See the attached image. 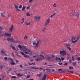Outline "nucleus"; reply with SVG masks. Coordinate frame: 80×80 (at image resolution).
I'll return each instance as SVG.
<instances>
[{
	"label": "nucleus",
	"instance_id": "nucleus-35",
	"mask_svg": "<svg viewBox=\"0 0 80 80\" xmlns=\"http://www.w3.org/2000/svg\"><path fill=\"white\" fill-rule=\"evenodd\" d=\"M22 5H20L19 6V8H22Z\"/></svg>",
	"mask_w": 80,
	"mask_h": 80
},
{
	"label": "nucleus",
	"instance_id": "nucleus-63",
	"mask_svg": "<svg viewBox=\"0 0 80 80\" xmlns=\"http://www.w3.org/2000/svg\"><path fill=\"white\" fill-rule=\"evenodd\" d=\"M53 16L52 15H51L50 16L51 18H52V17H53Z\"/></svg>",
	"mask_w": 80,
	"mask_h": 80
},
{
	"label": "nucleus",
	"instance_id": "nucleus-34",
	"mask_svg": "<svg viewBox=\"0 0 80 80\" xmlns=\"http://www.w3.org/2000/svg\"><path fill=\"white\" fill-rule=\"evenodd\" d=\"M60 73H65V71H62L60 72Z\"/></svg>",
	"mask_w": 80,
	"mask_h": 80
},
{
	"label": "nucleus",
	"instance_id": "nucleus-30",
	"mask_svg": "<svg viewBox=\"0 0 80 80\" xmlns=\"http://www.w3.org/2000/svg\"><path fill=\"white\" fill-rule=\"evenodd\" d=\"M11 77L12 78H17V77L16 76H12Z\"/></svg>",
	"mask_w": 80,
	"mask_h": 80
},
{
	"label": "nucleus",
	"instance_id": "nucleus-1",
	"mask_svg": "<svg viewBox=\"0 0 80 80\" xmlns=\"http://www.w3.org/2000/svg\"><path fill=\"white\" fill-rule=\"evenodd\" d=\"M49 22H50V19L48 18L46 21L45 23V28L44 29L42 30L43 32H44V30H46V28H47V25H48V24L49 23Z\"/></svg>",
	"mask_w": 80,
	"mask_h": 80
},
{
	"label": "nucleus",
	"instance_id": "nucleus-12",
	"mask_svg": "<svg viewBox=\"0 0 80 80\" xmlns=\"http://www.w3.org/2000/svg\"><path fill=\"white\" fill-rule=\"evenodd\" d=\"M46 77H47V74L44 73L43 75V77L42 78V80H46Z\"/></svg>",
	"mask_w": 80,
	"mask_h": 80
},
{
	"label": "nucleus",
	"instance_id": "nucleus-5",
	"mask_svg": "<svg viewBox=\"0 0 80 80\" xmlns=\"http://www.w3.org/2000/svg\"><path fill=\"white\" fill-rule=\"evenodd\" d=\"M21 51H22V52H26L27 50V48L25 47H23L21 49Z\"/></svg>",
	"mask_w": 80,
	"mask_h": 80
},
{
	"label": "nucleus",
	"instance_id": "nucleus-18",
	"mask_svg": "<svg viewBox=\"0 0 80 80\" xmlns=\"http://www.w3.org/2000/svg\"><path fill=\"white\" fill-rule=\"evenodd\" d=\"M77 38L73 36L72 37V38L71 39L72 41H73V40H76Z\"/></svg>",
	"mask_w": 80,
	"mask_h": 80
},
{
	"label": "nucleus",
	"instance_id": "nucleus-21",
	"mask_svg": "<svg viewBox=\"0 0 80 80\" xmlns=\"http://www.w3.org/2000/svg\"><path fill=\"white\" fill-rule=\"evenodd\" d=\"M76 40H77V41H78V40H79V41H80V36H78L77 37V39H76Z\"/></svg>",
	"mask_w": 80,
	"mask_h": 80
},
{
	"label": "nucleus",
	"instance_id": "nucleus-16",
	"mask_svg": "<svg viewBox=\"0 0 80 80\" xmlns=\"http://www.w3.org/2000/svg\"><path fill=\"white\" fill-rule=\"evenodd\" d=\"M41 60H42V58H38L36 59V61H41Z\"/></svg>",
	"mask_w": 80,
	"mask_h": 80
},
{
	"label": "nucleus",
	"instance_id": "nucleus-29",
	"mask_svg": "<svg viewBox=\"0 0 80 80\" xmlns=\"http://www.w3.org/2000/svg\"><path fill=\"white\" fill-rule=\"evenodd\" d=\"M69 69L70 70H73V67H70Z\"/></svg>",
	"mask_w": 80,
	"mask_h": 80
},
{
	"label": "nucleus",
	"instance_id": "nucleus-51",
	"mask_svg": "<svg viewBox=\"0 0 80 80\" xmlns=\"http://www.w3.org/2000/svg\"><path fill=\"white\" fill-rule=\"evenodd\" d=\"M58 70V71H62V69H59Z\"/></svg>",
	"mask_w": 80,
	"mask_h": 80
},
{
	"label": "nucleus",
	"instance_id": "nucleus-7",
	"mask_svg": "<svg viewBox=\"0 0 80 80\" xmlns=\"http://www.w3.org/2000/svg\"><path fill=\"white\" fill-rule=\"evenodd\" d=\"M27 52H24L25 53H26V54H29L30 53H31V51H30L29 49H27Z\"/></svg>",
	"mask_w": 80,
	"mask_h": 80
},
{
	"label": "nucleus",
	"instance_id": "nucleus-64",
	"mask_svg": "<svg viewBox=\"0 0 80 80\" xmlns=\"http://www.w3.org/2000/svg\"><path fill=\"white\" fill-rule=\"evenodd\" d=\"M0 30H2V28L1 27H0Z\"/></svg>",
	"mask_w": 80,
	"mask_h": 80
},
{
	"label": "nucleus",
	"instance_id": "nucleus-39",
	"mask_svg": "<svg viewBox=\"0 0 80 80\" xmlns=\"http://www.w3.org/2000/svg\"><path fill=\"white\" fill-rule=\"evenodd\" d=\"M61 59L62 61L64 60V58H61Z\"/></svg>",
	"mask_w": 80,
	"mask_h": 80
},
{
	"label": "nucleus",
	"instance_id": "nucleus-3",
	"mask_svg": "<svg viewBox=\"0 0 80 80\" xmlns=\"http://www.w3.org/2000/svg\"><path fill=\"white\" fill-rule=\"evenodd\" d=\"M60 53L61 56H65V55H67L66 54V51L65 50L60 51Z\"/></svg>",
	"mask_w": 80,
	"mask_h": 80
},
{
	"label": "nucleus",
	"instance_id": "nucleus-19",
	"mask_svg": "<svg viewBox=\"0 0 80 80\" xmlns=\"http://www.w3.org/2000/svg\"><path fill=\"white\" fill-rule=\"evenodd\" d=\"M75 15L76 17L77 18H78V17H79V12H77Z\"/></svg>",
	"mask_w": 80,
	"mask_h": 80
},
{
	"label": "nucleus",
	"instance_id": "nucleus-60",
	"mask_svg": "<svg viewBox=\"0 0 80 80\" xmlns=\"http://www.w3.org/2000/svg\"><path fill=\"white\" fill-rule=\"evenodd\" d=\"M72 61H73L74 60V59H73V57H72Z\"/></svg>",
	"mask_w": 80,
	"mask_h": 80
},
{
	"label": "nucleus",
	"instance_id": "nucleus-56",
	"mask_svg": "<svg viewBox=\"0 0 80 80\" xmlns=\"http://www.w3.org/2000/svg\"><path fill=\"white\" fill-rule=\"evenodd\" d=\"M20 67H21V68H22V64H21L20 65Z\"/></svg>",
	"mask_w": 80,
	"mask_h": 80
},
{
	"label": "nucleus",
	"instance_id": "nucleus-13",
	"mask_svg": "<svg viewBox=\"0 0 80 80\" xmlns=\"http://www.w3.org/2000/svg\"><path fill=\"white\" fill-rule=\"evenodd\" d=\"M41 40H39L38 41L36 44V47H38V45H39V43L40 42Z\"/></svg>",
	"mask_w": 80,
	"mask_h": 80
},
{
	"label": "nucleus",
	"instance_id": "nucleus-54",
	"mask_svg": "<svg viewBox=\"0 0 80 80\" xmlns=\"http://www.w3.org/2000/svg\"><path fill=\"white\" fill-rule=\"evenodd\" d=\"M48 67H52V66H53V65H48Z\"/></svg>",
	"mask_w": 80,
	"mask_h": 80
},
{
	"label": "nucleus",
	"instance_id": "nucleus-40",
	"mask_svg": "<svg viewBox=\"0 0 80 80\" xmlns=\"http://www.w3.org/2000/svg\"><path fill=\"white\" fill-rule=\"evenodd\" d=\"M58 60L60 61V62H62V61L61 60V59H60V58H59L58 59Z\"/></svg>",
	"mask_w": 80,
	"mask_h": 80
},
{
	"label": "nucleus",
	"instance_id": "nucleus-14",
	"mask_svg": "<svg viewBox=\"0 0 80 80\" xmlns=\"http://www.w3.org/2000/svg\"><path fill=\"white\" fill-rule=\"evenodd\" d=\"M17 76H18V77L20 78V77H23V74L18 73L17 74Z\"/></svg>",
	"mask_w": 80,
	"mask_h": 80
},
{
	"label": "nucleus",
	"instance_id": "nucleus-28",
	"mask_svg": "<svg viewBox=\"0 0 80 80\" xmlns=\"http://www.w3.org/2000/svg\"><path fill=\"white\" fill-rule=\"evenodd\" d=\"M14 7H15V8L16 9L17 8H18V7L17 6V5H14Z\"/></svg>",
	"mask_w": 80,
	"mask_h": 80
},
{
	"label": "nucleus",
	"instance_id": "nucleus-15",
	"mask_svg": "<svg viewBox=\"0 0 80 80\" xmlns=\"http://www.w3.org/2000/svg\"><path fill=\"white\" fill-rule=\"evenodd\" d=\"M1 52L4 55H5V56H7V54L5 53V52L3 51V50H1Z\"/></svg>",
	"mask_w": 80,
	"mask_h": 80
},
{
	"label": "nucleus",
	"instance_id": "nucleus-59",
	"mask_svg": "<svg viewBox=\"0 0 80 80\" xmlns=\"http://www.w3.org/2000/svg\"><path fill=\"white\" fill-rule=\"evenodd\" d=\"M55 14H56V13H55V12L52 15L53 16H54V15H55Z\"/></svg>",
	"mask_w": 80,
	"mask_h": 80
},
{
	"label": "nucleus",
	"instance_id": "nucleus-2",
	"mask_svg": "<svg viewBox=\"0 0 80 80\" xmlns=\"http://www.w3.org/2000/svg\"><path fill=\"white\" fill-rule=\"evenodd\" d=\"M7 40L8 42H13L14 43H17V42L15 41L13 38H8Z\"/></svg>",
	"mask_w": 80,
	"mask_h": 80
},
{
	"label": "nucleus",
	"instance_id": "nucleus-9",
	"mask_svg": "<svg viewBox=\"0 0 80 80\" xmlns=\"http://www.w3.org/2000/svg\"><path fill=\"white\" fill-rule=\"evenodd\" d=\"M66 46L67 48H68L69 50H72V48L70 47V44H69L68 43L66 44Z\"/></svg>",
	"mask_w": 80,
	"mask_h": 80
},
{
	"label": "nucleus",
	"instance_id": "nucleus-41",
	"mask_svg": "<svg viewBox=\"0 0 80 80\" xmlns=\"http://www.w3.org/2000/svg\"><path fill=\"white\" fill-rule=\"evenodd\" d=\"M0 68H1V69H2L3 68V66L2 65H1L0 66Z\"/></svg>",
	"mask_w": 80,
	"mask_h": 80
},
{
	"label": "nucleus",
	"instance_id": "nucleus-43",
	"mask_svg": "<svg viewBox=\"0 0 80 80\" xmlns=\"http://www.w3.org/2000/svg\"><path fill=\"white\" fill-rule=\"evenodd\" d=\"M54 5H56V3H54V5H53V7H56V6H54Z\"/></svg>",
	"mask_w": 80,
	"mask_h": 80
},
{
	"label": "nucleus",
	"instance_id": "nucleus-4",
	"mask_svg": "<svg viewBox=\"0 0 80 80\" xmlns=\"http://www.w3.org/2000/svg\"><path fill=\"white\" fill-rule=\"evenodd\" d=\"M8 60H11L12 62H10L11 65H15V63L13 62V59L11 58H8Z\"/></svg>",
	"mask_w": 80,
	"mask_h": 80
},
{
	"label": "nucleus",
	"instance_id": "nucleus-26",
	"mask_svg": "<svg viewBox=\"0 0 80 80\" xmlns=\"http://www.w3.org/2000/svg\"><path fill=\"white\" fill-rule=\"evenodd\" d=\"M26 15L27 17H29L30 16V13L29 12H28L27 13Z\"/></svg>",
	"mask_w": 80,
	"mask_h": 80
},
{
	"label": "nucleus",
	"instance_id": "nucleus-17",
	"mask_svg": "<svg viewBox=\"0 0 80 80\" xmlns=\"http://www.w3.org/2000/svg\"><path fill=\"white\" fill-rule=\"evenodd\" d=\"M13 26H12L11 27L9 30L10 32H12L13 31Z\"/></svg>",
	"mask_w": 80,
	"mask_h": 80
},
{
	"label": "nucleus",
	"instance_id": "nucleus-44",
	"mask_svg": "<svg viewBox=\"0 0 80 80\" xmlns=\"http://www.w3.org/2000/svg\"><path fill=\"white\" fill-rule=\"evenodd\" d=\"M30 9V7H27V10H29V9Z\"/></svg>",
	"mask_w": 80,
	"mask_h": 80
},
{
	"label": "nucleus",
	"instance_id": "nucleus-49",
	"mask_svg": "<svg viewBox=\"0 0 80 80\" xmlns=\"http://www.w3.org/2000/svg\"><path fill=\"white\" fill-rule=\"evenodd\" d=\"M7 58L6 57H4V60H7Z\"/></svg>",
	"mask_w": 80,
	"mask_h": 80
},
{
	"label": "nucleus",
	"instance_id": "nucleus-10",
	"mask_svg": "<svg viewBox=\"0 0 80 80\" xmlns=\"http://www.w3.org/2000/svg\"><path fill=\"white\" fill-rule=\"evenodd\" d=\"M35 18L36 21H38V20H39L40 19V16H35Z\"/></svg>",
	"mask_w": 80,
	"mask_h": 80
},
{
	"label": "nucleus",
	"instance_id": "nucleus-53",
	"mask_svg": "<svg viewBox=\"0 0 80 80\" xmlns=\"http://www.w3.org/2000/svg\"><path fill=\"white\" fill-rule=\"evenodd\" d=\"M22 20L23 21V22H24V21H25V18H22Z\"/></svg>",
	"mask_w": 80,
	"mask_h": 80
},
{
	"label": "nucleus",
	"instance_id": "nucleus-61",
	"mask_svg": "<svg viewBox=\"0 0 80 80\" xmlns=\"http://www.w3.org/2000/svg\"><path fill=\"white\" fill-rule=\"evenodd\" d=\"M16 10L18 11V12H19L20 11V9H16Z\"/></svg>",
	"mask_w": 80,
	"mask_h": 80
},
{
	"label": "nucleus",
	"instance_id": "nucleus-47",
	"mask_svg": "<svg viewBox=\"0 0 80 80\" xmlns=\"http://www.w3.org/2000/svg\"><path fill=\"white\" fill-rule=\"evenodd\" d=\"M29 77H30V76L28 75V76H27V77H26V78H29Z\"/></svg>",
	"mask_w": 80,
	"mask_h": 80
},
{
	"label": "nucleus",
	"instance_id": "nucleus-62",
	"mask_svg": "<svg viewBox=\"0 0 80 80\" xmlns=\"http://www.w3.org/2000/svg\"><path fill=\"white\" fill-rule=\"evenodd\" d=\"M36 44V42H34L33 43V45H35Z\"/></svg>",
	"mask_w": 80,
	"mask_h": 80
},
{
	"label": "nucleus",
	"instance_id": "nucleus-46",
	"mask_svg": "<svg viewBox=\"0 0 80 80\" xmlns=\"http://www.w3.org/2000/svg\"><path fill=\"white\" fill-rule=\"evenodd\" d=\"M2 31H0V36H1V35H1V34H2Z\"/></svg>",
	"mask_w": 80,
	"mask_h": 80
},
{
	"label": "nucleus",
	"instance_id": "nucleus-50",
	"mask_svg": "<svg viewBox=\"0 0 80 80\" xmlns=\"http://www.w3.org/2000/svg\"><path fill=\"white\" fill-rule=\"evenodd\" d=\"M39 69H40V70H43V69L42 68H40Z\"/></svg>",
	"mask_w": 80,
	"mask_h": 80
},
{
	"label": "nucleus",
	"instance_id": "nucleus-22",
	"mask_svg": "<svg viewBox=\"0 0 80 80\" xmlns=\"http://www.w3.org/2000/svg\"><path fill=\"white\" fill-rule=\"evenodd\" d=\"M1 15L2 17H3V18H4V17H5V16L3 15V13L1 12Z\"/></svg>",
	"mask_w": 80,
	"mask_h": 80
},
{
	"label": "nucleus",
	"instance_id": "nucleus-33",
	"mask_svg": "<svg viewBox=\"0 0 80 80\" xmlns=\"http://www.w3.org/2000/svg\"><path fill=\"white\" fill-rule=\"evenodd\" d=\"M55 60L57 61H58V58L57 57H56L55 58Z\"/></svg>",
	"mask_w": 80,
	"mask_h": 80
},
{
	"label": "nucleus",
	"instance_id": "nucleus-57",
	"mask_svg": "<svg viewBox=\"0 0 80 80\" xmlns=\"http://www.w3.org/2000/svg\"><path fill=\"white\" fill-rule=\"evenodd\" d=\"M67 55V57H69V56L70 55V54H68Z\"/></svg>",
	"mask_w": 80,
	"mask_h": 80
},
{
	"label": "nucleus",
	"instance_id": "nucleus-36",
	"mask_svg": "<svg viewBox=\"0 0 80 80\" xmlns=\"http://www.w3.org/2000/svg\"><path fill=\"white\" fill-rule=\"evenodd\" d=\"M58 64H59V65H62V63L61 62H58Z\"/></svg>",
	"mask_w": 80,
	"mask_h": 80
},
{
	"label": "nucleus",
	"instance_id": "nucleus-25",
	"mask_svg": "<svg viewBox=\"0 0 80 80\" xmlns=\"http://www.w3.org/2000/svg\"><path fill=\"white\" fill-rule=\"evenodd\" d=\"M77 41H78L77 40H76L75 41H72V43H75L76 42H77Z\"/></svg>",
	"mask_w": 80,
	"mask_h": 80
},
{
	"label": "nucleus",
	"instance_id": "nucleus-6",
	"mask_svg": "<svg viewBox=\"0 0 80 80\" xmlns=\"http://www.w3.org/2000/svg\"><path fill=\"white\" fill-rule=\"evenodd\" d=\"M20 53L22 54V55H24V57H25V58H30V56H28L27 55H26L23 52H22L21 51L20 52Z\"/></svg>",
	"mask_w": 80,
	"mask_h": 80
},
{
	"label": "nucleus",
	"instance_id": "nucleus-31",
	"mask_svg": "<svg viewBox=\"0 0 80 80\" xmlns=\"http://www.w3.org/2000/svg\"><path fill=\"white\" fill-rule=\"evenodd\" d=\"M18 46L19 48H21V50L22 48V46L21 45H19Z\"/></svg>",
	"mask_w": 80,
	"mask_h": 80
},
{
	"label": "nucleus",
	"instance_id": "nucleus-42",
	"mask_svg": "<svg viewBox=\"0 0 80 80\" xmlns=\"http://www.w3.org/2000/svg\"><path fill=\"white\" fill-rule=\"evenodd\" d=\"M32 1H33V0H30L29 2V3H32Z\"/></svg>",
	"mask_w": 80,
	"mask_h": 80
},
{
	"label": "nucleus",
	"instance_id": "nucleus-52",
	"mask_svg": "<svg viewBox=\"0 0 80 80\" xmlns=\"http://www.w3.org/2000/svg\"><path fill=\"white\" fill-rule=\"evenodd\" d=\"M52 58H54V57H55V56L53 55L52 54Z\"/></svg>",
	"mask_w": 80,
	"mask_h": 80
},
{
	"label": "nucleus",
	"instance_id": "nucleus-27",
	"mask_svg": "<svg viewBox=\"0 0 80 80\" xmlns=\"http://www.w3.org/2000/svg\"><path fill=\"white\" fill-rule=\"evenodd\" d=\"M25 7L23 6L22 7V11H24V10H25Z\"/></svg>",
	"mask_w": 80,
	"mask_h": 80
},
{
	"label": "nucleus",
	"instance_id": "nucleus-8",
	"mask_svg": "<svg viewBox=\"0 0 80 80\" xmlns=\"http://www.w3.org/2000/svg\"><path fill=\"white\" fill-rule=\"evenodd\" d=\"M47 59L48 61H50L51 62L53 61V59L52 57H48L47 58Z\"/></svg>",
	"mask_w": 80,
	"mask_h": 80
},
{
	"label": "nucleus",
	"instance_id": "nucleus-23",
	"mask_svg": "<svg viewBox=\"0 0 80 80\" xmlns=\"http://www.w3.org/2000/svg\"><path fill=\"white\" fill-rule=\"evenodd\" d=\"M31 68H32V69H34V70H38V68H36L35 67H31Z\"/></svg>",
	"mask_w": 80,
	"mask_h": 80
},
{
	"label": "nucleus",
	"instance_id": "nucleus-24",
	"mask_svg": "<svg viewBox=\"0 0 80 80\" xmlns=\"http://www.w3.org/2000/svg\"><path fill=\"white\" fill-rule=\"evenodd\" d=\"M40 57H42V58H45V56H43V55L42 54H40L39 55Z\"/></svg>",
	"mask_w": 80,
	"mask_h": 80
},
{
	"label": "nucleus",
	"instance_id": "nucleus-37",
	"mask_svg": "<svg viewBox=\"0 0 80 80\" xmlns=\"http://www.w3.org/2000/svg\"><path fill=\"white\" fill-rule=\"evenodd\" d=\"M25 38L26 39H27L28 38L27 37V36H26V35H25V37H24V39H25Z\"/></svg>",
	"mask_w": 80,
	"mask_h": 80
},
{
	"label": "nucleus",
	"instance_id": "nucleus-32",
	"mask_svg": "<svg viewBox=\"0 0 80 80\" xmlns=\"http://www.w3.org/2000/svg\"><path fill=\"white\" fill-rule=\"evenodd\" d=\"M73 65L75 66V67H77V65L76 64V62H74L73 63Z\"/></svg>",
	"mask_w": 80,
	"mask_h": 80
},
{
	"label": "nucleus",
	"instance_id": "nucleus-38",
	"mask_svg": "<svg viewBox=\"0 0 80 80\" xmlns=\"http://www.w3.org/2000/svg\"><path fill=\"white\" fill-rule=\"evenodd\" d=\"M12 50H15V47H12Z\"/></svg>",
	"mask_w": 80,
	"mask_h": 80
},
{
	"label": "nucleus",
	"instance_id": "nucleus-48",
	"mask_svg": "<svg viewBox=\"0 0 80 80\" xmlns=\"http://www.w3.org/2000/svg\"><path fill=\"white\" fill-rule=\"evenodd\" d=\"M77 60H80V57L78 58H77Z\"/></svg>",
	"mask_w": 80,
	"mask_h": 80
},
{
	"label": "nucleus",
	"instance_id": "nucleus-11",
	"mask_svg": "<svg viewBox=\"0 0 80 80\" xmlns=\"http://www.w3.org/2000/svg\"><path fill=\"white\" fill-rule=\"evenodd\" d=\"M12 35L11 34H8V33H6L5 34L4 37H10Z\"/></svg>",
	"mask_w": 80,
	"mask_h": 80
},
{
	"label": "nucleus",
	"instance_id": "nucleus-20",
	"mask_svg": "<svg viewBox=\"0 0 80 80\" xmlns=\"http://www.w3.org/2000/svg\"><path fill=\"white\" fill-rule=\"evenodd\" d=\"M25 24L26 25H30V22H29L28 23L27 22H25Z\"/></svg>",
	"mask_w": 80,
	"mask_h": 80
},
{
	"label": "nucleus",
	"instance_id": "nucleus-55",
	"mask_svg": "<svg viewBox=\"0 0 80 80\" xmlns=\"http://www.w3.org/2000/svg\"><path fill=\"white\" fill-rule=\"evenodd\" d=\"M19 62V61L18 60H16V62Z\"/></svg>",
	"mask_w": 80,
	"mask_h": 80
},
{
	"label": "nucleus",
	"instance_id": "nucleus-45",
	"mask_svg": "<svg viewBox=\"0 0 80 80\" xmlns=\"http://www.w3.org/2000/svg\"><path fill=\"white\" fill-rule=\"evenodd\" d=\"M68 64L67 63H65V64H64V65H67V64Z\"/></svg>",
	"mask_w": 80,
	"mask_h": 80
},
{
	"label": "nucleus",
	"instance_id": "nucleus-58",
	"mask_svg": "<svg viewBox=\"0 0 80 80\" xmlns=\"http://www.w3.org/2000/svg\"><path fill=\"white\" fill-rule=\"evenodd\" d=\"M30 61H31V62H33V59H31L30 60Z\"/></svg>",
	"mask_w": 80,
	"mask_h": 80
}]
</instances>
